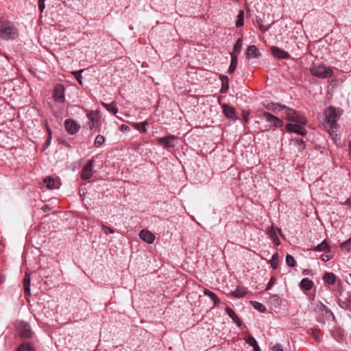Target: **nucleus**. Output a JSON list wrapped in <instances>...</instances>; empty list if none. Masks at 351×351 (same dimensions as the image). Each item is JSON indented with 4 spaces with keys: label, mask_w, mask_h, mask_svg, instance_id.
<instances>
[{
    "label": "nucleus",
    "mask_w": 351,
    "mask_h": 351,
    "mask_svg": "<svg viewBox=\"0 0 351 351\" xmlns=\"http://www.w3.org/2000/svg\"><path fill=\"white\" fill-rule=\"evenodd\" d=\"M232 295L237 298H242L246 294V291L243 288L237 287L234 291H232Z\"/></svg>",
    "instance_id": "32"
},
{
    "label": "nucleus",
    "mask_w": 351,
    "mask_h": 351,
    "mask_svg": "<svg viewBox=\"0 0 351 351\" xmlns=\"http://www.w3.org/2000/svg\"><path fill=\"white\" fill-rule=\"evenodd\" d=\"M86 117L88 119L87 125L90 130L95 129L99 131L100 128L102 125V119L99 110H90L84 109Z\"/></svg>",
    "instance_id": "3"
},
{
    "label": "nucleus",
    "mask_w": 351,
    "mask_h": 351,
    "mask_svg": "<svg viewBox=\"0 0 351 351\" xmlns=\"http://www.w3.org/2000/svg\"><path fill=\"white\" fill-rule=\"evenodd\" d=\"M330 250V247L326 240L313 248V250L316 252H329Z\"/></svg>",
    "instance_id": "23"
},
{
    "label": "nucleus",
    "mask_w": 351,
    "mask_h": 351,
    "mask_svg": "<svg viewBox=\"0 0 351 351\" xmlns=\"http://www.w3.org/2000/svg\"><path fill=\"white\" fill-rule=\"evenodd\" d=\"M46 187L49 189H58L59 186L56 184L54 179L51 176H47L43 180Z\"/></svg>",
    "instance_id": "22"
},
{
    "label": "nucleus",
    "mask_w": 351,
    "mask_h": 351,
    "mask_svg": "<svg viewBox=\"0 0 351 351\" xmlns=\"http://www.w3.org/2000/svg\"><path fill=\"white\" fill-rule=\"evenodd\" d=\"M321 258L323 261L327 262L330 259V257L328 255L323 254L321 256Z\"/></svg>",
    "instance_id": "49"
},
{
    "label": "nucleus",
    "mask_w": 351,
    "mask_h": 351,
    "mask_svg": "<svg viewBox=\"0 0 351 351\" xmlns=\"http://www.w3.org/2000/svg\"><path fill=\"white\" fill-rule=\"evenodd\" d=\"M271 267L274 269H276L278 267V263L275 261H272V262H271Z\"/></svg>",
    "instance_id": "51"
},
{
    "label": "nucleus",
    "mask_w": 351,
    "mask_h": 351,
    "mask_svg": "<svg viewBox=\"0 0 351 351\" xmlns=\"http://www.w3.org/2000/svg\"><path fill=\"white\" fill-rule=\"evenodd\" d=\"M258 117L262 121H265V126L269 128H279L284 125L282 119L268 112H263Z\"/></svg>",
    "instance_id": "4"
},
{
    "label": "nucleus",
    "mask_w": 351,
    "mask_h": 351,
    "mask_svg": "<svg viewBox=\"0 0 351 351\" xmlns=\"http://www.w3.org/2000/svg\"><path fill=\"white\" fill-rule=\"evenodd\" d=\"M313 286V282L307 278H303L300 282V287L304 290L308 291L311 289Z\"/></svg>",
    "instance_id": "25"
},
{
    "label": "nucleus",
    "mask_w": 351,
    "mask_h": 351,
    "mask_svg": "<svg viewBox=\"0 0 351 351\" xmlns=\"http://www.w3.org/2000/svg\"><path fill=\"white\" fill-rule=\"evenodd\" d=\"M30 275L25 272V277L23 279V287L25 295H29L30 293Z\"/></svg>",
    "instance_id": "20"
},
{
    "label": "nucleus",
    "mask_w": 351,
    "mask_h": 351,
    "mask_svg": "<svg viewBox=\"0 0 351 351\" xmlns=\"http://www.w3.org/2000/svg\"><path fill=\"white\" fill-rule=\"evenodd\" d=\"M45 8V4L43 1H38V9L39 10L43 12Z\"/></svg>",
    "instance_id": "46"
},
{
    "label": "nucleus",
    "mask_w": 351,
    "mask_h": 351,
    "mask_svg": "<svg viewBox=\"0 0 351 351\" xmlns=\"http://www.w3.org/2000/svg\"><path fill=\"white\" fill-rule=\"evenodd\" d=\"M66 131L71 135L77 133L80 129V125L73 119H67L64 123Z\"/></svg>",
    "instance_id": "10"
},
{
    "label": "nucleus",
    "mask_w": 351,
    "mask_h": 351,
    "mask_svg": "<svg viewBox=\"0 0 351 351\" xmlns=\"http://www.w3.org/2000/svg\"><path fill=\"white\" fill-rule=\"evenodd\" d=\"M343 110L339 108L330 106L324 111L325 124L324 127L330 133L333 132V130L337 127V121L340 119Z\"/></svg>",
    "instance_id": "2"
},
{
    "label": "nucleus",
    "mask_w": 351,
    "mask_h": 351,
    "mask_svg": "<svg viewBox=\"0 0 351 351\" xmlns=\"http://www.w3.org/2000/svg\"><path fill=\"white\" fill-rule=\"evenodd\" d=\"M310 72L313 76L322 79L332 77L334 74L332 69L323 64H313L310 68Z\"/></svg>",
    "instance_id": "6"
},
{
    "label": "nucleus",
    "mask_w": 351,
    "mask_h": 351,
    "mask_svg": "<svg viewBox=\"0 0 351 351\" xmlns=\"http://www.w3.org/2000/svg\"><path fill=\"white\" fill-rule=\"evenodd\" d=\"M93 160H89L86 165L82 168L81 171V178L82 180L90 178L93 174Z\"/></svg>",
    "instance_id": "14"
},
{
    "label": "nucleus",
    "mask_w": 351,
    "mask_h": 351,
    "mask_svg": "<svg viewBox=\"0 0 351 351\" xmlns=\"http://www.w3.org/2000/svg\"><path fill=\"white\" fill-rule=\"evenodd\" d=\"M261 53L255 45L249 46L245 51V56L247 59L258 58L261 56Z\"/></svg>",
    "instance_id": "16"
},
{
    "label": "nucleus",
    "mask_w": 351,
    "mask_h": 351,
    "mask_svg": "<svg viewBox=\"0 0 351 351\" xmlns=\"http://www.w3.org/2000/svg\"><path fill=\"white\" fill-rule=\"evenodd\" d=\"M304 125L299 123H287L286 129L287 132H294L301 136H305L307 134L306 130L304 128Z\"/></svg>",
    "instance_id": "11"
},
{
    "label": "nucleus",
    "mask_w": 351,
    "mask_h": 351,
    "mask_svg": "<svg viewBox=\"0 0 351 351\" xmlns=\"http://www.w3.org/2000/svg\"><path fill=\"white\" fill-rule=\"evenodd\" d=\"M244 16L245 13L243 10H239L237 16L235 25L237 27H243L244 25Z\"/></svg>",
    "instance_id": "24"
},
{
    "label": "nucleus",
    "mask_w": 351,
    "mask_h": 351,
    "mask_svg": "<svg viewBox=\"0 0 351 351\" xmlns=\"http://www.w3.org/2000/svg\"><path fill=\"white\" fill-rule=\"evenodd\" d=\"M245 341L247 344L252 347L256 346L257 343L256 339L252 335L247 337V338L245 339Z\"/></svg>",
    "instance_id": "40"
},
{
    "label": "nucleus",
    "mask_w": 351,
    "mask_h": 351,
    "mask_svg": "<svg viewBox=\"0 0 351 351\" xmlns=\"http://www.w3.org/2000/svg\"><path fill=\"white\" fill-rule=\"evenodd\" d=\"M147 125H148V123L146 121L141 123H136L132 125V126L141 133H145L147 132Z\"/></svg>",
    "instance_id": "29"
},
{
    "label": "nucleus",
    "mask_w": 351,
    "mask_h": 351,
    "mask_svg": "<svg viewBox=\"0 0 351 351\" xmlns=\"http://www.w3.org/2000/svg\"><path fill=\"white\" fill-rule=\"evenodd\" d=\"M128 129H129V127H128V125H124V124H123V125H121V130H128Z\"/></svg>",
    "instance_id": "53"
},
{
    "label": "nucleus",
    "mask_w": 351,
    "mask_h": 351,
    "mask_svg": "<svg viewBox=\"0 0 351 351\" xmlns=\"http://www.w3.org/2000/svg\"><path fill=\"white\" fill-rule=\"evenodd\" d=\"M323 280L330 285H334L336 280V276L333 273L327 272L324 275Z\"/></svg>",
    "instance_id": "26"
},
{
    "label": "nucleus",
    "mask_w": 351,
    "mask_h": 351,
    "mask_svg": "<svg viewBox=\"0 0 351 351\" xmlns=\"http://www.w3.org/2000/svg\"><path fill=\"white\" fill-rule=\"evenodd\" d=\"M319 329H313L312 331H311V335L312 337L315 339V340L316 341H320V339L318 336L319 333Z\"/></svg>",
    "instance_id": "43"
},
{
    "label": "nucleus",
    "mask_w": 351,
    "mask_h": 351,
    "mask_svg": "<svg viewBox=\"0 0 351 351\" xmlns=\"http://www.w3.org/2000/svg\"><path fill=\"white\" fill-rule=\"evenodd\" d=\"M340 247L347 252L351 251V237L340 244Z\"/></svg>",
    "instance_id": "35"
},
{
    "label": "nucleus",
    "mask_w": 351,
    "mask_h": 351,
    "mask_svg": "<svg viewBox=\"0 0 351 351\" xmlns=\"http://www.w3.org/2000/svg\"><path fill=\"white\" fill-rule=\"evenodd\" d=\"M42 210L44 212H47V211L50 210V207L48 205L45 204V205L43 206Z\"/></svg>",
    "instance_id": "50"
},
{
    "label": "nucleus",
    "mask_w": 351,
    "mask_h": 351,
    "mask_svg": "<svg viewBox=\"0 0 351 351\" xmlns=\"http://www.w3.org/2000/svg\"><path fill=\"white\" fill-rule=\"evenodd\" d=\"M243 46V39L241 38H239L236 43L234 45L233 52L235 54L237 55V53H239L241 51Z\"/></svg>",
    "instance_id": "33"
},
{
    "label": "nucleus",
    "mask_w": 351,
    "mask_h": 351,
    "mask_svg": "<svg viewBox=\"0 0 351 351\" xmlns=\"http://www.w3.org/2000/svg\"><path fill=\"white\" fill-rule=\"evenodd\" d=\"M234 1H236V2H238L239 0H234Z\"/></svg>",
    "instance_id": "57"
},
{
    "label": "nucleus",
    "mask_w": 351,
    "mask_h": 351,
    "mask_svg": "<svg viewBox=\"0 0 351 351\" xmlns=\"http://www.w3.org/2000/svg\"><path fill=\"white\" fill-rule=\"evenodd\" d=\"M349 147H350V154H351V141L350 142V144H349Z\"/></svg>",
    "instance_id": "55"
},
{
    "label": "nucleus",
    "mask_w": 351,
    "mask_h": 351,
    "mask_svg": "<svg viewBox=\"0 0 351 351\" xmlns=\"http://www.w3.org/2000/svg\"><path fill=\"white\" fill-rule=\"evenodd\" d=\"M350 277H351V274H350Z\"/></svg>",
    "instance_id": "58"
},
{
    "label": "nucleus",
    "mask_w": 351,
    "mask_h": 351,
    "mask_svg": "<svg viewBox=\"0 0 351 351\" xmlns=\"http://www.w3.org/2000/svg\"><path fill=\"white\" fill-rule=\"evenodd\" d=\"M84 69H80L78 71H74L71 72V73L74 75V77L80 85L83 84L82 73L84 72Z\"/></svg>",
    "instance_id": "34"
},
{
    "label": "nucleus",
    "mask_w": 351,
    "mask_h": 351,
    "mask_svg": "<svg viewBox=\"0 0 351 351\" xmlns=\"http://www.w3.org/2000/svg\"><path fill=\"white\" fill-rule=\"evenodd\" d=\"M204 295L208 296L213 301L215 304H217L219 302V298L214 292L205 289L204 291Z\"/></svg>",
    "instance_id": "30"
},
{
    "label": "nucleus",
    "mask_w": 351,
    "mask_h": 351,
    "mask_svg": "<svg viewBox=\"0 0 351 351\" xmlns=\"http://www.w3.org/2000/svg\"><path fill=\"white\" fill-rule=\"evenodd\" d=\"M19 36L15 23L3 16H0V38L4 40H14Z\"/></svg>",
    "instance_id": "1"
},
{
    "label": "nucleus",
    "mask_w": 351,
    "mask_h": 351,
    "mask_svg": "<svg viewBox=\"0 0 351 351\" xmlns=\"http://www.w3.org/2000/svg\"><path fill=\"white\" fill-rule=\"evenodd\" d=\"M45 128H46V130L47 132L48 136H47V138L46 139L45 143L43 145V151L44 149H45L49 145V144L51 143V138H52V132H51V130L50 129L47 121H45Z\"/></svg>",
    "instance_id": "28"
},
{
    "label": "nucleus",
    "mask_w": 351,
    "mask_h": 351,
    "mask_svg": "<svg viewBox=\"0 0 351 351\" xmlns=\"http://www.w3.org/2000/svg\"><path fill=\"white\" fill-rule=\"evenodd\" d=\"M105 143V137L101 134H98L95 139L94 144L96 147H101Z\"/></svg>",
    "instance_id": "36"
},
{
    "label": "nucleus",
    "mask_w": 351,
    "mask_h": 351,
    "mask_svg": "<svg viewBox=\"0 0 351 351\" xmlns=\"http://www.w3.org/2000/svg\"><path fill=\"white\" fill-rule=\"evenodd\" d=\"M226 313L230 316V317L232 319V321L239 327L241 326V321L239 319V317L237 315V314L234 313L233 309L230 307L227 306L226 308Z\"/></svg>",
    "instance_id": "18"
},
{
    "label": "nucleus",
    "mask_w": 351,
    "mask_h": 351,
    "mask_svg": "<svg viewBox=\"0 0 351 351\" xmlns=\"http://www.w3.org/2000/svg\"><path fill=\"white\" fill-rule=\"evenodd\" d=\"M272 351H283V350L280 344H276L273 346Z\"/></svg>",
    "instance_id": "47"
},
{
    "label": "nucleus",
    "mask_w": 351,
    "mask_h": 351,
    "mask_svg": "<svg viewBox=\"0 0 351 351\" xmlns=\"http://www.w3.org/2000/svg\"><path fill=\"white\" fill-rule=\"evenodd\" d=\"M16 351H34V349L30 343L26 342L20 345Z\"/></svg>",
    "instance_id": "31"
},
{
    "label": "nucleus",
    "mask_w": 351,
    "mask_h": 351,
    "mask_svg": "<svg viewBox=\"0 0 351 351\" xmlns=\"http://www.w3.org/2000/svg\"><path fill=\"white\" fill-rule=\"evenodd\" d=\"M261 104L266 109H267L269 110H273V111H275L276 110H283L284 109H282V106H285L284 104H281L280 103L269 102V101H263L261 103Z\"/></svg>",
    "instance_id": "17"
},
{
    "label": "nucleus",
    "mask_w": 351,
    "mask_h": 351,
    "mask_svg": "<svg viewBox=\"0 0 351 351\" xmlns=\"http://www.w3.org/2000/svg\"><path fill=\"white\" fill-rule=\"evenodd\" d=\"M256 22L258 23V28L259 29L263 32V33H265L267 31H268V29H269V26H265L263 24V21L261 19H256Z\"/></svg>",
    "instance_id": "39"
},
{
    "label": "nucleus",
    "mask_w": 351,
    "mask_h": 351,
    "mask_svg": "<svg viewBox=\"0 0 351 351\" xmlns=\"http://www.w3.org/2000/svg\"><path fill=\"white\" fill-rule=\"evenodd\" d=\"M282 107V109H284L283 110L285 111L287 120L295 122V123L306 125L307 119L304 116L300 114L298 111L287 106H283Z\"/></svg>",
    "instance_id": "5"
},
{
    "label": "nucleus",
    "mask_w": 351,
    "mask_h": 351,
    "mask_svg": "<svg viewBox=\"0 0 351 351\" xmlns=\"http://www.w3.org/2000/svg\"><path fill=\"white\" fill-rule=\"evenodd\" d=\"M139 237L143 241L149 244L154 243L156 239L154 234L146 229H143L140 232Z\"/></svg>",
    "instance_id": "15"
},
{
    "label": "nucleus",
    "mask_w": 351,
    "mask_h": 351,
    "mask_svg": "<svg viewBox=\"0 0 351 351\" xmlns=\"http://www.w3.org/2000/svg\"><path fill=\"white\" fill-rule=\"evenodd\" d=\"M101 228H102L103 230L104 231L105 234H108V233L113 234L114 232V230L112 228H111L104 224H101Z\"/></svg>",
    "instance_id": "44"
},
{
    "label": "nucleus",
    "mask_w": 351,
    "mask_h": 351,
    "mask_svg": "<svg viewBox=\"0 0 351 351\" xmlns=\"http://www.w3.org/2000/svg\"><path fill=\"white\" fill-rule=\"evenodd\" d=\"M269 237L273 240V241L277 245H279L280 244V240L278 238L277 233L274 227H269L267 231Z\"/></svg>",
    "instance_id": "21"
},
{
    "label": "nucleus",
    "mask_w": 351,
    "mask_h": 351,
    "mask_svg": "<svg viewBox=\"0 0 351 351\" xmlns=\"http://www.w3.org/2000/svg\"><path fill=\"white\" fill-rule=\"evenodd\" d=\"M275 282H276L275 278L274 277H271L270 278L269 282L267 285L266 289L267 290L270 289L273 287V285L275 284Z\"/></svg>",
    "instance_id": "45"
},
{
    "label": "nucleus",
    "mask_w": 351,
    "mask_h": 351,
    "mask_svg": "<svg viewBox=\"0 0 351 351\" xmlns=\"http://www.w3.org/2000/svg\"><path fill=\"white\" fill-rule=\"evenodd\" d=\"M250 111L243 110L242 111V117L245 123H247L249 121Z\"/></svg>",
    "instance_id": "42"
},
{
    "label": "nucleus",
    "mask_w": 351,
    "mask_h": 351,
    "mask_svg": "<svg viewBox=\"0 0 351 351\" xmlns=\"http://www.w3.org/2000/svg\"><path fill=\"white\" fill-rule=\"evenodd\" d=\"M221 106L222 108V112L226 119H232L234 121L239 119V118L236 115L237 110L234 107L227 104H222Z\"/></svg>",
    "instance_id": "9"
},
{
    "label": "nucleus",
    "mask_w": 351,
    "mask_h": 351,
    "mask_svg": "<svg viewBox=\"0 0 351 351\" xmlns=\"http://www.w3.org/2000/svg\"><path fill=\"white\" fill-rule=\"evenodd\" d=\"M230 56H231V61H230V65L228 70V73L230 74H232L235 71V70L237 69V63H238V58H237V55L235 54L234 53H230Z\"/></svg>",
    "instance_id": "19"
},
{
    "label": "nucleus",
    "mask_w": 351,
    "mask_h": 351,
    "mask_svg": "<svg viewBox=\"0 0 351 351\" xmlns=\"http://www.w3.org/2000/svg\"><path fill=\"white\" fill-rule=\"evenodd\" d=\"M278 258V254L276 253L274 254L273 256H272V261H275L276 259Z\"/></svg>",
    "instance_id": "54"
},
{
    "label": "nucleus",
    "mask_w": 351,
    "mask_h": 351,
    "mask_svg": "<svg viewBox=\"0 0 351 351\" xmlns=\"http://www.w3.org/2000/svg\"><path fill=\"white\" fill-rule=\"evenodd\" d=\"M38 1H41V2L43 1V2H45V0H38Z\"/></svg>",
    "instance_id": "56"
},
{
    "label": "nucleus",
    "mask_w": 351,
    "mask_h": 351,
    "mask_svg": "<svg viewBox=\"0 0 351 351\" xmlns=\"http://www.w3.org/2000/svg\"><path fill=\"white\" fill-rule=\"evenodd\" d=\"M20 335L23 338H29L32 335L31 327L29 324L25 322H20L17 326Z\"/></svg>",
    "instance_id": "12"
},
{
    "label": "nucleus",
    "mask_w": 351,
    "mask_h": 351,
    "mask_svg": "<svg viewBox=\"0 0 351 351\" xmlns=\"http://www.w3.org/2000/svg\"><path fill=\"white\" fill-rule=\"evenodd\" d=\"M270 51L272 56L278 59L287 60L291 57L290 54L287 51L279 48L277 46H272L270 48Z\"/></svg>",
    "instance_id": "13"
},
{
    "label": "nucleus",
    "mask_w": 351,
    "mask_h": 351,
    "mask_svg": "<svg viewBox=\"0 0 351 351\" xmlns=\"http://www.w3.org/2000/svg\"><path fill=\"white\" fill-rule=\"evenodd\" d=\"M229 88V82H225L221 83V87L220 89L221 93H226Z\"/></svg>",
    "instance_id": "41"
},
{
    "label": "nucleus",
    "mask_w": 351,
    "mask_h": 351,
    "mask_svg": "<svg viewBox=\"0 0 351 351\" xmlns=\"http://www.w3.org/2000/svg\"><path fill=\"white\" fill-rule=\"evenodd\" d=\"M252 304H253V306L254 307V308L258 310L259 312H261V313L265 312L266 308L263 304L258 302H252Z\"/></svg>",
    "instance_id": "38"
},
{
    "label": "nucleus",
    "mask_w": 351,
    "mask_h": 351,
    "mask_svg": "<svg viewBox=\"0 0 351 351\" xmlns=\"http://www.w3.org/2000/svg\"><path fill=\"white\" fill-rule=\"evenodd\" d=\"M286 263L288 266L293 267L295 266V261L294 257L290 254H287L286 256Z\"/></svg>",
    "instance_id": "37"
},
{
    "label": "nucleus",
    "mask_w": 351,
    "mask_h": 351,
    "mask_svg": "<svg viewBox=\"0 0 351 351\" xmlns=\"http://www.w3.org/2000/svg\"><path fill=\"white\" fill-rule=\"evenodd\" d=\"M253 348H254V351H261V349H260L258 343H256V346H253Z\"/></svg>",
    "instance_id": "52"
},
{
    "label": "nucleus",
    "mask_w": 351,
    "mask_h": 351,
    "mask_svg": "<svg viewBox=\"0 0 351 351\" xmlns=\"http://www.w3.org/2000/svg\"><path fill=\"white\" fill-rule=\"evenodd\" d=\"M221 83H223L225 82H229V78L227 75H221L219 77Z\"/></svg>",
    "instance_id": "48"
},
{
    "label": "nucleus",
    "mask_w": 351,
    "mask_h": 351,
    "mask_svg": "<svg viewBox=\"0 0 351 351\" xmlns=\"http://www.w3.org/2000/svg\"><path fill=\"white\" fill-rule=\"evenodd\" d=\"M178 137L175 135H167L158 138V143L165 148L174 147L178 144Z\"/></svg>",
    "instance_id": "8"
},
{
    "label": "nucleus",
    "mask_w": 351,
    "mask_h": 351,
    "mask_svg": "<svg viewBox=\"0 0 351 351\" xmlns=\"http://www.w3.org/2000/svg\"><path fill=\"white\" fill-rule=\"evenodd\" d=\"M52 97L58 103L65 101V88L62 84H56L53 89Z\"/></svg>",
    "instance_id": "7"
},
{
    "label": "nucleus",
    "mask_w": 351,
    "mask_h": 351,
    "mask_svg": "<svg viewBox=\"0 0 351 351\" xmlns=\"http://www.w3.org/2000/svg\"><path fill=\"white\" fill-rule=\"evenodd\" d=\"M102 106L109 112H112L113 114H117L119 110L117 107L116 104L112 102L111 104L101 103Z\"/></svg>",
    "instance_id": "27"
}]
</instances>
